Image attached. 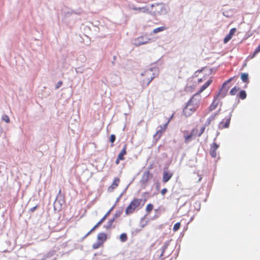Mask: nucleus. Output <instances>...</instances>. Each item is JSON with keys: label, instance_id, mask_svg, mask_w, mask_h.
Returning a JSON list of instances; mask_svg holds the SVG:
<instances>
[{"label": "nucleus", "instance_id": "30", "mask_svg": "<svg viewBox=\"0 0 260 260\" xmlns=\"http://www.w3.org/2000/svg\"><path fill=\"white\" fill-rule=\"evenodd\" d=\"M218 147H219L218 145H217L215 143H214L213 144H212V146L211 147V149H213L214 150H216V149H218Z\"/></svg>", "mask_w": 260, "mask_h": 260}, {"label": "nucleus", "instance_id": "37", "mask_svg": "<svg viewBox=\"0 0 260 260\" xmlns=\"http://www.w3.org/2000/svg\"><path fill=\"white\" fill-rule=\"evenodd\" d=\"M62 84V82L61 81H58L55 86V89H58Z\"/></svg>", "mask_w": 260, "mask_h": 260}, {"label": "nucleus", "instance_id": "24", "mask_svg": "<svg viewBox=\"0 0 260 260\" xmlns=\"http://www.w3.org/2000/svg\"><path fill=\"white\" fill-rule=\"evenodd\" d=\"M103 244L102 242L98 241L92 245V248L94 249L99 248Z\"/></svg>", "mask_w": 260, "mask_h": 260}, {"label": "nucleus", "instance_id": "33", "mask_svg": "<svg viewBox=\"0 0 260 260\" xmlns=\"http://www.w3.org/2000/svg\"><path fill=\"white\" fill-rule=\"evenodd\" d=\"M168 243H166L164 245L162 246V253L161 254V256H162L165 251V250L168 248Z\"/></svg>", "mask_w": 260, "mask_h": 260}, {"label": "nucleus", "instance_id": "1", "mask_svg": "<svg viewBox=\"0 0 260 260\" xmlns=\"http://www.w3.org/2000/svg\"><path fill=\"white\" fill-rule=\"evenodd\" d=\"M199 96L197 94H194L184 108L183 113L184 115L189 116L194 112L199 106Z\"/></svg>", "mask_w": 260, "mask_h": 260}, {"label": "nucleus", "instance_id": "47", "mask_svg": "<svg viewBox=\"0 0 260 260\" xmlns=\"http://www.w3.org/2000/svg\"><path fill=\"white\" fill-rule=\"evenodd\" d=\"M228 89H229V88H228L225 89V91H227L228 90Z\"/></svg>", "mask_w": 260, "mask_h": 260}, {"label": "nucleus", "instance_id": "3", "mask_svg": "<svg viewBox=\"0 0 260 260\" xmlns=\"http://www.w3.org/2000/svg\"><path fill=\"white\" fill-rule=\"evenodd\" d=\"M157 72L158 70L157 68H150L141 73L142 76H146V77L147 86L150 84L155 76L157 75Z\"/></svg>", "mask_w": 260, "mask_h": 260}, {"label": "nucleus", "instance_id": "38", "mask_svg": "<svg viewBox=\"0 0 260 260\" xmlns=\"http://www.w3.org/2000/svg\"><path fill=\"white\" fill-rule=\"evenodd\" d=\"M115 139H116L115 136L114 135L112 134L110 136V141L111 143H113L115 141Z\"/></svg>", "mask_w": 260, "mask_h": 260}, {"label": "nucleus", "instance_id": "36", "mask_svg": "<svg viewBox=\"0 0 260 260\" xmlns=\"http://www.w3.org/2000/svg\"><path fill=\"white\" fill-rule=\"evenodd\" d=\"M206 126H205L204 124V126L201 128L200 133L198 134L199 137H200L202 135V134L204 132Z\"/></svg>", "mask_w": 260, "mask_h": 260}, {"label": "nucleus", "instance_id": "40", "mask_svg": "<svg viewBox=\"0 0 260 260\" xmlns=\"http://www.w3.org/2000/svg\"><path fill=\"white\" fill-rule=\"evenodd\" d=\"M167 191L168 190L167 188H164L161 190V193L162 195H164L167 192Z\"/></svg>", "mask_w": 260, "mask_h": 260}, {"label": "nucleus", "instance_id": "14", "mask_svg": "<svg viewBox=\"0 0 260 260\" xmlns=\"http://www.w3.org/2000/svg\"><path fill=\"white\" fill-rule=\"evenodd\" d=\"M211 82V80H208L201 87L199 92L197 94L200 96L199 94L202 92L204 90H205L210 85Z\"/></svg>", "mask_w": 260, "mask_h": 260}, {"label": "nucleus", "instance_id": "2", "mask_svg": "<svg viewBox=\"0 0 260 260\" xmlns=\"http://www.w3.org/2000/svg\"><path fill=\"white\" fill-rule=\"evenodd\" d=\"M168 7L164 4H152L151 9H149V13H148L152 15H165L168 13Z\"/></svg>", "mask_w": 260, "mask_h": 260}, {"label": "nucleus", "instance_id": "5", "mask_svg": "<svg viewBox=\"0 0 260 260\" xmlns=\"http://www.w3.org/2000/svg\"><path fill=\"white\" fill-rule=\"evenodd\" d=\"M150 41V39L146 36H140L133 41V44L136 46H141L148 43Z\"/></svg>", "mask_w": 260, "mask_h": 260}, {"label": "nucleus", "instance_id": "17", "mask_svg": "<svg viewBox=\"0 0 260 260\" xmlns=\"http://www.w3.org/2000/svg\"><path fill=\"white\" fill-rule=\"evenodd\" d=\"M194 130L193 129L190 135H188L187 136L184 135L185 142L186 143H187L188 142V141L191 140V139L192 138V136L194 134Z\"/></svg>", "mask_w": 260, "mask_h": 260}, {"label": "nucleus", "instance_id": "48", "mask_svg": "<svg viewBox=\"0 0 260 260\" xmlns=\"http://www.w3.org/2000/svg\"><path fill=\"white\" fill-rule=\"evenodd\" d=\"M219 132H217V136H218L219 135Z\"/></svg>", "mask_w": 260, "mask_h": 260}, {"label": "nucleus", "instance_id": "10", "mask_svg": "<svg viewBox=\"0 0 260 260\" xmlns=\"http://www.w3.org/2000/svg\"><path fill=\"white\" fill-rule=\"evenodd\" d=\"M173 173L169 172L167 171H164L163 172V178L162 181L164 182H167L172 177Z\"/></svg>", "mask_w": 260, "mask_h": 260}, {"label": "nucleus", "instance_id": "16", "mask_svg": "<svg viewBox=\"0 0 260 260\" xmlns=\"http://www.w3.org/2000/svg\"><path fill=\"white\" fill-rule=\"evenodd\" d=\"M241 78L244 82L247 83L248 82V74L247 73H242Z\"/></svg>", "mask_w": 260, "mask_h": 260}, {"label": "nucleus", "instance_id": "35", "mask_svg": "<svg viewBox=\"0 0 260 260\" xmlns=\"http://www.w3.org/2000/svg\"><path fill=\"white\" fill-rule=\"evenodd\" d=\"M234 77H232L231 78H230L228 80H227L226 82H225L223 85H222V88H224V86L226 84H227L228 83H230V82H231L233 79Z\"/></svg>", "mask_w": 260, "mask_h": 260}, {"label": "nucleus", "instance_id": "31", "mask_svg": "<svg viewBox=\"0 0 260 260\" xmlns=\"http://www.w3.org/2000/svg\"><path fill=\"white\" fill-rule=\"evenodd\" d=\"M59 197H61V196H59V195L58 194V196H57V199H56V200H55V202H54V205H55V206L57 203H59V204H60V205H61V204H62V203H63V200H61V201H59V200H58V198H59Z\"/></svg>", "mask_w": 260, "mask_h": 260}, {"label": "nucleus", "instance_id": "32", "mask_svg": "<svg viewBox=\"0 0 260 260\" xmlns=\"http://www.w3.org/2000/svg\"><path fill=\"white\" fill-rule=\"evenodd\" d=\"M2 119L6 121L7 123H9L10 122L9 118L7 115H4L2 117Z\"/></svg>", "mask_w": 260, "mask_h": 260}, {"label": "nucleus", "instance_id": "39", "mask_svg": "<svg viewBox=\"0 0 260 260\" xmlns=\"http://www.w3.org/2000/svg\"><path fill=\"white\" fill-rule=\"evenodd\" d=\"M114 206H113L108 212L107 213L105 214L106 216H107L110 214V213H111V212L112 211V210L114 209Z\"/></svg>", "mask_w": 260, "mask_h": 260}, {"label": "nucleus", "instance_id": "20", "mask_svg": "<svg viewBox=\"0 0 260 260\" xmlns=\"http://www.w3.org/2000/svg\"><path fill=\"white\" fill-rule=\"evenodd\" d=\"M149 175V173L148 172H145V173H144V174L142 176V181H143L144 182H146L148 179Z\"/></svg>", "mask_w": 260, "mask_h": 260}, {"label": "nucleus", "instance_id": "23", "mask_svg": "<svg viewBox=\"0 0 260 260\" xmlns=\"http://www.w3.org/2000/svg\"><path fill=\"white\" fill-rule=\"evenodd\" d=\"M165 29V27L164 26L159 27L154 29L153 30V32L154 34H156L158 32H160V31L164 30Z\"/></svg>", "mask_w": 260, "mask_h": 260}, {"label": "nucleus", "instance_id": "15", "mask_svg": "<svg viewBox=\"0 0 260 260\" xmlns=\"http://www.w3.org/2000/svg\"><path fill=\"white\" fill-rule=\"evenodd\" d=\"M126 145H125L123 146L122 150L121 151V152L119 153V154L118 156V157H119V159H121V160L124 159L123 156L126 153Z\"/></svg>", "mask_w": 260, "mask_h": 260}, {"label": "nucleus", "instance_id": "22", "mask_svg": "<svg viewBox=\"0 0 260 260\" xmlns=\"http://www.w3.org/2000/svg\"><path fill=\"white\" fill-rule=\"evenodd\" d=\"M217 106V103H216L215 102V100H214L209 108V111H213L216 108Z\"/></svg>", "mask_w": 260, "mask_h": 260}, {"label": "nucleus", "instance_id": "12", "mask_svg": "<svg viewBox=\"0 0 260 260\" xmlns=\"http://www.w3.org/2000/svg\"><path fill=\"white\" fill-rule=\"evenodd\" d=\"M220 111V109L219 110V111L214 113V114L213 115H211L206 120V121L205 122V126H207V125H209L211 123V122L213 120H214L216 117L218 115V113H219V112Z\"/></svg>", "mask_w": 260, "mask_h": 260}, {"label": "nucleus", "instance_id": "18", "mask_svg": "<svg viewBox=\"0 0 260 260\" xmlns=\"http://www.w3.org/2000/svg\"><path fill=\"white\" fill-rule=\"evenodd\" d=\"M102 223L99 221L92 228V229L87 233V234L85 236V237L88 236L91 232L94 231L99 225H100Z\"/></svg>", "mask_w": 260, "mask_h": 260}, {"label": "nucleus", "instance_id": "41", "mask_svg": "<svg viewBox=\"0 0 260 260\" xmlns=\"http://www.w3.org/2000/svg\"><path fill=\"white\" fill-rule=\"evenodd\" d=\"M107 217V216H106V215H105L100 220V221L102 223L105 221Z\"/></svg>", "mask_w": 260, "mask_h": 260}, {"label": "nucleus", "instance_id": "13", "mask_svg": "<svg viewBox=\"0 0 260 260\" xmlns=\"http://www.w3.org/2000/svg\"><path fill=\"white\" fill-rule=\"evenodd\" d=\"M107 235L104 233H99L98 235V240L103 243L107 240Z\"/></svg>", "mask_w": 260, "mask_h": 260}, {"label": "nucleus", "instance_id": "4", "mask_svg": "<svg viewBox=\"0 0 260 260\" xmlns=\"http://www.w3.org/2000/svg\"><path fill=\"white\" fill-rule=\"evenodd\" d=\"M142 201V200L140 199H134L126 208L125 213L126 214L132 213L137 208L139 207Z\"/></svg>", "mask_w": 260, "mask_h": 260}, {"label": "nucleus", "instance_id": "44", "mask_svg": "<svg viewBox=\"0 0 260 260\" xmlns=\"http://www.w3.org/2000/svg\"><path fill=\"white\" fill-rule=\"evenodd\" d=\"M36 207H34L31 208L30 211H34L36 209Z\"/></svg>", "mask_w": 260, "mask_h": 260}, {"label": "nucleus", "instance_id": "45", "mask_svg": "<svg viewBox=\"0 0 260 260\" xmlns=\"http://www.w3.org/2000/svg\"><path fill=\"white\" fill-rule=\"evenodd\" d=\"M76 72L77 73H82V71H78L77 69L76 70Z\"/></svg>", "mask_w": 260, "mask_h": 260}, {"label": "nucleus", "instance_id": "6", "mask_svg": "<svg viewBox=\"0 0 260 260\" xmlns=\"http://www.w3.org/2000/svg\"><path fill=\"white\" fill-rule=\"evenodd\" d=\"M232 113H230L228 117L225 118L218 124V128L222 129L223 128H228L230 125Z\"/></svg>", "mask_w": 260, "mask_h": 260}, {"label": "nucleus", "instance_id": "28", "mask_svg": "<svg viewBox=\"0 0 260 260\" xmlns=\"http://www.w3.org/2000/svg\"><path fill=\"white\" fill-rule=\"evenodd\" d=\"M180 227V222H177L174 225L173 231L174 232H176L177 231H178L179 230Z\"/></svg>", "mask_w": 260, "mask_h": 260}, {"label": "nucleus", "instance_id": "27", "mask_svg": "<svg viewBox=\"0 0 260 260\" xmlns=\"http://www.w3.org/2000/svg\"><path fill=\"white\" fill-rule=\"evenodd\" d=\"M260 52V44L258 46V47L255 49L253 54L251 55V58H253L256 54Z\"/></svg>", "mask_w": 260, "mask_h": 260}, {"label": "nucleus", "instance_id": "9", "mask_svg": "<svg viewBox=\"0 0 260 260\" xmlns=\"http://www.w3.org/2000/svg\"><path fill=\"white\" fill-rule=\"evenodd\" d=\"M236 31V28H232L229 34L224 38L223 40L224 43H227L233 37V35Z\"/></svg>", "mask_w": 260, "mask_h": 260}, {"label": "nucleus", "instance_id": "26", "mask_svg": "<svg viewBox=\"0 0 260 260\" xmlns=\"http://www.w3.org/2000/svg\"><path fill=\"white\" fill-rule=\"evenodd\" d=\"M120 239L121 242H125L127 239L126 234L125 233H123V234H121L120 236Z\"/></svg>", "mask_w": 260, "mask_h": 260}, {"label": "nucleus", "instance_id": "11", "mask_svg": "<svg viewBox=\"0 0 260 260\" xmlns=\"http://www.w3.org/2000/svg\"><path fill=\"white\" fill-rule=\"evenodd\" d=\"M119 182V179L118 178H115L111 185L108 188V191L110 192L113 191V190L118 186Z\"/></svg>", "mask_w": 260, "mask_h": 260}, {"label": "nucleus", "instance_id": "43", "mask_svg": "<svg viewBox=\"0 0 260 260\" xmlns=\"http://www.w3.org/2000/svg\"><path fill=\"white\" fill-rule=\"evenodd\" d=\"M120 160V159H119V157H118L116 160V162H115L117 165H118L119 164Z\"/></svg>", "mask_w": 260, "mask_h": 260}, {"label": "nucleus", "instance_id": "34", "mask_svg": "<svg viewBox=\"0 0 260 260\" xmlns=\"http://www.w3.org/2000/svg\"><path fill=\"white\" fill-rule=\"evenodd\" d=\"M210 155L212 157H215L216 156V150L213 149L210 150Z\"/></svg>", "mask_w": 260, "mask_h": 260}, {"label": "nucleus", "instance_id": "46", "mask_svg": "<svg viewBox=\"0 0 260 260\" xmlns=\"http://www.w3.org/2000/svg\"><path fill=\"white\" fill-rule=\"evenodd\" d=\"M202 81V79H199V80H198V82H199V83H200V82H201Z\"/></svg>", "mask_w": 260, "mask_h": 260}, {"label": "nucleus", "instance_id": "29", "mask_svg": "<svg viewBox=\"0 0 260 260\" xmlns=\"http://www.w3.org/2000/svg\"><path fill=\"white\" fill-rule=\"evenodd\" d=\"M153 205L151 204H149L147 205V207H146V211L148 212H150V211H151L153 209Z\"/></svg>", "mask_w": 260, "mask_h": 260}, {"label": "nucleus", "instance_id": "42", "mask_svg": "<svg viewBox=\"0 0 260 260\" xmlns=\"http://www.w3.org/2000/svg\"><path fill=\"white\" fill-rule=\"evenodd\" d=\"M119 215H120V213H115V214L114 215V217H113V218H115V219L116 218H117V217H118Z\"/></svg>", "mask_w": 260, "mask_h": 260}, {"label": "nucleus", "instance_id": "7", "mask_svg": "<svg viewBox=\"0 0 260 260\" xmlns=\"http://www.w3.org/2000/svg\"><path fill=\"white\" fill-rule=\"evenodd\" d=\"M128 8L129 9H132V10H133L135 11H137L139 12H142V13H149V8H147V7L137 8L132 4H129L128 5Z\"/></svg>", "mask_w": 260, "mask_h": 260}, {"label": "nucleus", "instance_id": "21", "mask_svg": "<svg viewBox=\"0 0 260 260\" xmlns=\"http://www.w3.org/2000/svg\"><path fill=\"white\" fill-rule=\"evenodd\" d=\"M239 96L240 98H241L242 100L246 99V93L245 91L241 90L239 93Z\"/></svg>", "mask_w": 260, "mask_h": 260}, {"label": "nucleus", "instance_id": "49", "mask_svg": "<svg viewBox=\"0 0 260 260\" xmlns=\"http://www.w3.org/2000/svg\"><path fill=\"white\" fill-rule=\"evenodd\" d=\"M60 192H61V190H59V194H60Z\"/></svg>", "mask_w": 260, "mask_h": 260}, {"label": "nucleus", "instance_id": "8", "mask_svg": "<svg viewBox=\"0 0 260 260\" xmlns=\"http://www.w3.org/2000/svg\"><path fill=\"white\" fill-rule=\"evenodd\" d=\"M167 125L168 123L165 124L164 125L159 126V129L157 131L155 135L154 136L156 137L157 139H159L161 136L162 132L166 130Z\"/></svg>", "mask_w": 260, "mask_h": 260}, {"label": "nucleus", "instance_id": "25", "mask_svg": "<svg viewBox=\"0 0 260 260\" xmlns=\"http://www.w3.org/2000/svg\"><path fill=\"white\" fill-rule=\"evenodd\" d=\"M239 90V88H237L236 87H234L233 88L230 92V93L231 95H234L236 94L237 92Z\"/></svg>", "mask_w": 260, "mask_h": 260}, {"label": "nucleus", "instance_id": "19", "mask_svg": "<svg viewBox=\"0 0 260 260\" xmlns=\"http://www.w3.org/2000/svg\"><path fill=\"white\" fill-rule=\"evenodd\" d=\"M114 220H115V218H113L112 219L109 220L108 221V223H107V224L104 225V227L107 229H110L111 227Z\"/></svg>", "mask_w": 260, "mask_h": 260}]
</instances>
